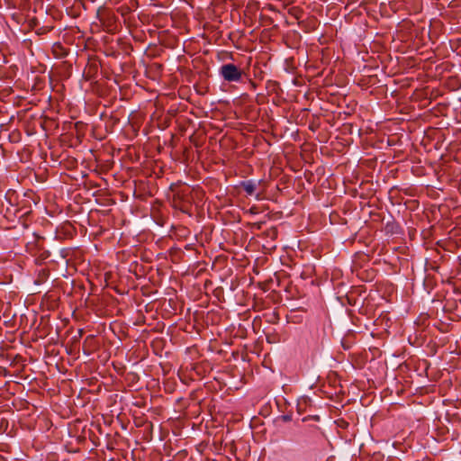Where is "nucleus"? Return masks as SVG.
Wrapping results in <instances>:
<instances>
[{
    "mask_svg": "<svg viewBox=\"0 0 461 461\" xmlns=\"http://www.w3.org/2000/svg\"><path fill=\"white\" fill-rule=\"evenodd\" d=\"M220 75L225 81L239 82L242 77V71L236 65L228 63L221 67Z\"/></svg>",
    "mask_w": 461,
    "mask_h": 461,
    "instance_id": "f257e3e1",
    "label": "nucleus"
},
{
    "mask_svg": "<svg viewBox=\"0 0 461 461\" xmlns=\"http://www.w3.org/2000/svg\"><path fill=\"white\" fill-rule=\"evenodd\" d=\"M240 186L243 188L248 195H252L257 189V185L252 180L242 181Z\"/></svg>",
    "mask_w": 461,
    "mask_h": 461,
    "instance_id": "f03ea898",
    "label": "nucleus"
},
{
    "mask_svg": "<svg viewBox=\"0 0 461 461\" xmlns=\"http://www.w3.org/2000/svg\"><path fill=\"white\" fill-rule=\"evenodd\" d=\"M57 49L60 50L61 51L63 50V47L60 44L55 46L54 52H57Z\"/></svg>",
    "mask_w": 461,
    "mask_h": 461,
    "instance_id": "7ed1b4c3",
    "label": "nucleus"
},
{
    "mask_svg": "<svg viewBox=\"0 0 461 461\" xmlns=\"http://www.w3.org/2000/svg\"><path fill=\"white\" fill-rule=\"evenodd\" d=\"M82 333H83V330H78V334H79V336H81V335H82Z\"/></svg>",
    "mask_w": 461,
    "mask_h": 461,
    "instance_id": "20e7f679",
    "label": "nucleus"
}]
</instances>
